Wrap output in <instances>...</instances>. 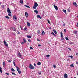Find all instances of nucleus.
Returning <instances> with one entry per match:
<instances>
[{"label": "nucleus", "instance_id": "30", "mask_svg": "<svg viewBox=\"0 0 78 78\" xmlns=\"http://www.w3.org/2000/svg\"><path fill=\"white\" fill-rule=\"evenodd\" d=\"M28 41L29 42H30V43L31 42V40L30 39H28Z\"/></svg>", "mask_w": 78, "mask_h": 78}, {"label": "nucleus", "instance_id": "64", "mask_svg": "<svg viewBox=\"0 0 78 78\" xmlns=\"http://www.w3.org/2000/svg\"><path fill=\"white\" fill-rule=\"evenodd\" d=\"M77 27H78V26H77Z\"/></svg>", "mask_w": 78, "mask_h": 78}, {"label": "nucleus", "instance_id": "55", "mask_svg": "<svg viewBox=\"0 0 78 78\" xmlns=\"http://www.w3.org/2000/svg\"><path fill=\"white\" fill-rule=\"evenodd\" d=\"M76 56H78V53H76Z\"/></svg>", "mask_w": 78, "mask_h": 78}, {"label": "nucleus", "instance_id": "17", "mask_svg": "<svg viewBox=\"0 0 78 78\" xmlns=\"http://www.w3.org/2000/svg\"><path fill=\"white\" fill-rule=\"evenodd\" d=\"M60 33H61V37H63V33H62V32H61Z\"/></svg>", "mask_w": 78, "mask_h": 78}, {"label": "nucleus", "instance_id": "38", "mask_svg": "<svg viewBox=\"0 0 78 78\" xmlns=\"http://www.w3.org/2000/svg\"><path fill=\"white\" fill-rule=\"evenodd\" d=\"M53 66L54 68H56V65H53Z\"/></svg>", "mask_w": 78, "mask_h": 78}, {"label": "nucleus", "instance_id": "35", "mask_svg": "<svg viewBox=\"0 0 78 78\" xmlns=\"http://www.w3.org/2000/svg\"><path fill=\"white\" fill-rule=\"evenodd\" d=\"M61 37L62 38L61 39V40H62V41H64V39L63 37Z\"/></svg>", "mask_w": 78, "mask_h": 78}, {"label": "nucleus", "instance_id": "22", "mask_svg": "<svg viewBox=\"0 0 78 78\" xmlns=\"http://www.w3.org/2000/svg\"><path fill=\"white\" fill-rule=\"evenodd\" d=\"M27 26L28 27H30V23L28 22H27Z\"/></svg>", "mask_w": 78, "mask_h": 78}, {"label": "nucleus", "instance_id": "24", "mask_svg": "<svg viewBox=\"0 0 78 78\" xmlns=\"http://www.w3.org/2000/svg\"><path fill=\"white\" fill-rule=\"evenodd\" d=\"M70 66H71V67H74V66H73V64H72L71 65H70Z\"/></svg>", "mask_w": 78, "mask_h": 78}, {"label": "nucleus", "instance_id": "16", "mask_svg": "<svg viewBox=\"0 0 78 78\" xmlns=\"http://www.w3.org/2000/svg\"><path fill=\"white\" fill-rule=\"evenodd\" d=\"M34 5V6H36L37 7V6H38V4L37 3H35Z\"/></svg>", "mask_w": 78, "mask_h": 78}, {"label": "nucleus", "instance_id": "52", "mask_svg": "<svg viewBox=\"0 0 78 78\" xmlns=\"http://www.w3.org/2000/svg\"><path fill=\"white\" fill-rule=\"evenodd\" d=\"M68 49H69V50H71V49L69 48H68Z\"/></svg>", "mask_w": 78, "mask_h": 78}, {"label": "nucleus", "instance_id": "57", "mask_svg": "<svg viewBox=\"0 0 78 78\" xmlns=\"http://www.w3.org/2000/svg\"><path fill=\"white\" fill-rule=\"evenodd\" d=\"M73 56H71L70 58H72Z\"/></svg>", "mask_w": 78, "mask_h": 78}, {"label": "nucleus", "instance_id": "44", "mask_svg": "<svg viewBox=\"0 0 78 78\" xmlns=\"http://www.w3.org/2000/svg\"><path fill=\"white\" fill-rule=\"evenodd\" d=\"M37 33H38V34H39V33H40V30H38V31H37Z\"/></svg>", "mask_w": 78, "mask_h": 78}, {"label": "nucleus", "instance_id": "27", "mask_svg": "<svg viewBox=\"0 0 78 78\" xmlns=\"http://www.w3.org/2000/svg\"><path fill=\"white\" fill-rule=\"evenodd\" d=\"M41 64V63H40V62H38L37 63V65H38V66H40Z\"/></svg>", "mask_w": 78, "mask_h": 78}, {"label": "nucleus", "instance_id": "13", "mask_svg": "<svg viewBox=\"0 0 78 78\" xmlns=\"http://www.w3.org/2000/svg\"><path fill=\"white\" fill-rule=\"evenodd\" d=\"M37 18H39L41 19H42V17H41V16L39 15H37Z\"/></svg>", "mask_w": 78, "mask_h": 78}, {"label": "nucleus", "instance_id": "15", "mask_svg": "<svg viewBox=\"0 0 78 78\" xmlns=\"http://www.w3.org/2000/svg\"><path fill=\"white\" fill-rule=\"evenodd\" d=\"M27 37L28 38H29V39H31V36L27 35Z\"/></svg>", "mask_w": 78, "mask_h": 78}, {"label": "nucleus", "instance_id": "47", "mask_svg": "<svg viewBox=\"0 0 78 78\" xmlns=\"http://www.w3.org/2000/svg\"><path fill=\"white\" fill-rule=\"evenodd\" d=\"M64 32L65 33H66V29H64Z\"/></svg>", "mask_w": 78, "mask_h": 78}, {"label": "nucleus", "instance_id": "59", "mask_svg": "<svg viewBox=\"0 0 78 78\" xmlns=\"http://www.w3.org/2000/svg\"><path fill=\"white\" fill-rule=\"evenodd\" d=\"M71 56H69V57H68L69 58H70V57H71Z\"/></svg>", "mask_w": 78, "mask_h": 78}, {"label": "nucleus", "instance_id": "1", "mask_svg": "<svg viewBox=\"0 0 78 78\" xmlns=\"http://www.w3.org/2000/svg\"><path fill=\"white\" fill-rule=\"evenodd\" d=\"M7 12L8 13V16H9L11 17V10H10V9H9V8H7Z\"/></svg>", "mask_w": 78, "mask_h": 78}, {"label": "nucleus", "instance_id": "37", "mask_svg": "<svg viewBox=\"0 0 78 78\" xmlns=\"http://www.w3.org/2000/svg\"><path fill=\"white\" fill-rule=\"evenodd\" d=\"M49 57H50V55H48L46 56V57H47V58H48Z\"/></svg>", "mask_w": 78, "mask_h": 78}, {"label": "nucleus", "instance_id": "32", "mask_svg": "<svg viewBox=\"0 0 78 78\" xmlns=\"http://www.w3.org/2000/svg\"><path fill=\"white\" fill-rule=\"evenodd\" d=\"M11 73H12V75H16V74H15V73H14L13 72H12Z\"/></svg>", "mask_w": 78, "mask_h": 78}, {"label": "nucleus", "instance_id": "53", "mask_svg": "<svg viewBox=\"0 0 78 78\" xmlns=\"http://www.w3.org/2000/svg\"><path fill=\"white\" fill-rule=\"evenodd\" d=\"M5 74H6V75H9V73H6Z\"/></svg>", "mask_w": 78, "mask_h": 78}, {"label": "nucleus", "instance_id": "9", "mask_svg": "<svg viewBox=\"0 0 78 78\" xmlns=\"http://www.w3.org/2000/svg\"><path fill=\"white\" fill-rule=\"evenodd\" d=\"M68 76V75H67V74H65L64 76V77L65 78H67V77Z\"/></svg>", "mask_w": 78, "mask_h": 78}, {"label": "nucleus", "instance_id": "21", "mask_svg": "<svg viewBox=\"0 0 78 78\" xmlns=\"http://www.w3.org/2000/svg\"><path fill=\"white\" fill-rule=\"evenodd\" d=\"M36 6H35V5L33 7V8L34 9H36Z\"/></svg>", "mask_w": 78, "mask_h": 78}, {"label": "nucleus", "instance_id": "51", "mask_svg": "<svg viewBox=\"0 0 78 78\" xmlns=\"http://www.w3.org/2000/svg\"><path fill=\"white\" fill-rule=\"evenodd\" d=\"M21 44L22 45H23V44H24V43L23 42H22Z\"/></svg>", "mask_w": 78, "mask_h": 78}, {"label": "nucleus", "instance_id": "11", "mask_svg": "<svg viewBox=\"0 0 78 78\" xmlns=\"http://www.w3.org/2000/svg\"><path fill=\"white\" fill-rule=\"evenodd\" d=\"M6 62H3V65L4 66V67H5L6 66Z\"/></svg>", "mask_w": 78, "mask_h": 78}, {"label": "nucleus", "instance_id": "31", "mask_svg": "<svg viewBox=\"0 0 78 78\" xmlns=\"http://www.w3.org/2000/svg\"><path fill=\"white\" fill-rule=\"evenodd\" d=\"M24 6L26 7H27V8H30V7H29V6H28L26 5H25Z\"/></svg>", "mask_w": 78, "mask_h": 78}, {"label": "nucleus", "instance_id": "62", "mask_svg": "<svg viewBox=\"0 0 78 78\" xmlns=\"http://www.w3.org/2000/svg\"><path fill=\"white\" fill-rule=\"evenodd\" d=\"M64 26H65V24L63 25Z\"/></svg>", "mask_w": 78, "mask_h": 78}, {"label": "nucleus", "instance_id": "54", "mask_svg": "<svg viewBox=\"0 0 78 78\" xmlns=\"http://www.w3.org/2000/svg\"><path fill=\"white\" fill-rule=\"evenodd\" d=\"M76 64H78V62H76Z\"/></svg>", "mask_w": 78, "mask_h": 78}, {"label": "nucleus", "instance_id": "2", "mask_svg": "<svg viewBox=\"0 0 78 78\" xmlns=\"http://www.w3.org/2000/svg\"><path fill=\"white\" fill-rule=\"evenodd\" d=\"M17 56L18 57L21 58V59H23V57L22 56V55L20 52L18 53V54H17Z\"/></svg>", "mask_w": 78, "mask_h": 78}, {"label": "nucleus", "instance_id": "5", "mask_svg": "<svg viewBox=\"0 0 78 78\" xmlns=\"http://www.w3.org/2000/svg\"><path fill=\"white\" fill-rule=\"evenodd\" d=\"M13 20L15 21H16L17 20V16L16 15H14L13 16Z\"/></svg>", "mask_w": 78, "mask_h": 78}, {"label": "nucleus", "instance_id": "48", "mask_svg": "<svg viewBox=\"0 0 78 78\" xmlns=\"http://www.w3.org/2000/svg\"><path fill=\"white\" fill-rule=\"evenodd\" d=\"M34 66L35 67H36V64H35V63H34Z\"/></svg>", "mask_w": 78, "mask_h": 78}, {"label": "nucleus", "instance_id": "58", "mask_svg": "<svg viewBox=\"0 0 78 78\" xmlns=\"http://www.w3.org/2000/svg\"><path fill=\"white\" fill-rule=\"evenodd\" d=\"M18 34H20V32H18Z\"/></svg>", "mask_w": 78, "mask_h": 78}, {"label": "nucleus", "instance_id": "49", "mask_svg": "<svg viewBox=\"0 0 78 78\" xmlns=\"http://www.w3.org/2000/svg\"><path fill=\"white\" fill-rule=\"evenodd\" d=\"M67 10L68 12H70V9H68Z\"/></svg>", "mask_w": 78, "mask_h": 78}, {"label": "nucleus", "instance_id": "8", "mask_svg": "<svg viewBox=\"0 0 78 78\" xmlns=\"http://www.w3.org/2000/svg\"><path fill=\"white\" fill-rule=\"evenodd\" d=\"M25 15L26 16V18H28V13L27 12H25Z\"/></svg>", "mask_w": 78, "mask_h": 78}, {"label": "nucleus", "instance_id": "12", "mask_svg": "<svg viewBox=\"0 0 78 78\" xmlns=\"http://www.w3.org/2000/svg\"><path fill=\"white\" fill-rule=\"evenodd\" d=\"M42 34L43 36H44V35H45V33L44 31L42 30Z\"/></svg>", "mask_w": 78, "mask_h": 78}, {"label": "nucleus", "instance_id": "28", "mask_svg": "<svg viewBox=\"0 0 78 78\" xmlns=\"http://www.w3.org/2000/svg\"><path fill=\"white\" fill-rule=\"evenodd\" d=\"M0 71L1 72V73H2V67H0Z\"/></svg>", "mask_w": 78, "mask_h": 78}, {"label": "nucleus", "instance_id": "19", "mask_svg": "<svg viewBox=\"0 0 78 78\" xmlns=\"http://www.w3.org/2000/svg\"><path fill=\"white\" fill-rule=\"evenodd\" d=\"M20 3H21V4H23V0H20Z\"/></svg>", "mask_w": 78, "mask_h": 78}, {"label": "nucleus", "instance_id": "7", "mask_svg": "<svg viewBox=\"0 0 78 78\" xmlns=\"http://www.w3.org/2000/svg\"><path fill=\"white\" fill-rule=\"evenodd\" d=\"M73 4L74 6H75L76 7H77L78 6V5H77V4L75 2H73Z\"/></svg>", "mask_w": 78, "mask_h": 78}, {"label": "nucleus", "instance_id": "4", "mask_svg": "<svg viewBox=\"0 0 78 78\" xmlns=\"http://www.w3.org/2000/svg\"><path fill=\"white\" fill-rule=\"evenodd\" d=\"M29 67L30 69H34V66L31 64H30Z\"/></svg>", "mask_w": 78, "mask_h": 78}, {"label": "nucleus", "instance_id": "36", "mask_svg": "<svg viewBox=\"0 0 78 78\" xmlns=\"http://www.w3.org/2000/svg\"><path fill=\"white\" fill-rule=\"evenodd\" d=\"M65 39H66V40H69V38H68V37H65Z\"/></svg>", "mask_w": 78, "mask_h": 78}, {"label": "nucleus", "instance_id": "18", "mask_svg": "<svg viewBox=\"0 0 78 78\" xmlns=\"http://www.w3.org/2000/svg\"><path fill=\"white\" fill-rule=\"evenodd\" d=\"M53 31H54V33H55V34H57V32L55 30H53Z\"/></svg>", "mask_w": 78, "mask_h": 78}, {"label": "nucleus", "instance_id": "42", "mask_svg": "<svg viewBox=\"0 0 78 78\" xmlns=\"http://www.w3.org/2000/svg\"><path fill=\"white\" fill-rule=\"evenodd\" d=\"M69 44H73V43L71 42H70L69 43Z\"/></svg>", "mask_w": 78, "mask_h": 78}, {"label": "nucleus", "instance_id": "26", "mask_svg": "<svg viewBox=\"0 0 78 78\" xmlns=\"http://www.w3.org/2000/svg\"><path fill=\"white\" fill-rule=\"evenodd\" d=\"M63 11L64 12L65 14H67V12H66V10H63Z\"/></svg>", "mask_w": 78, "mask_h": 78}, {"label": "nucleus", "instance_id": "63", "mask_svg": "<svg viewBox=\"0 0 78 78\" xmlns=\"http://www.w3.org/2000/svg\"><path fill=\"white\" fill-rule=\"evenodd\" d=\"M77 25H78V23H77Z\"/></svg>", "mask_w": 78, "mask_h": 78}, {"label": "nucleus", "instance_id": "45", "mask_svg": "<svg viewBox=\"0 0 78 78\" xmlns=\"http://www.w3.org/2000/svg\"><path fill=\"white\" fill-rule=\"evenodd\" d=\"M37 41H39V42H40V40H39L38 38L37 39Z\"/></svg>", "mask_w": 78, "mask_h": 78}, {"label": "nucleus", "instance_id": "60", "mask_svg": "<svg viewBox=\"0 0 78 78\" xmlns=\"http://www.w3.org/2000/svg\"><path fill=\"white\" fill-rule=\"evenodd\" d=\"M14 66H15L16 65V64H15V63H14Z\"/></svg>", "mask_w": 78, "mask_h": 78}, {"label": "nucleus", "instance_id": "6", "mask_svg": "<svg viewBox=\"0 0 78 78\" xmlns=\"http://www.w3.org/2000/svg\"><path fill=\"white\" fill-rule=\"evenodd\" d=\"M4 42L5 45L6 47H8V44H7V43L5 40H4Z\"/></svg>", "mask_w": 78, "mask_h": 78}, {"label": "nucleus", "instance_id": "25", "mask_svg": "<svg viewBox=\"0 0 78 78\" xmlns=\"http://www.w3.org/2000/svg\"><path fill=\"white\" fill-rule=\"evenodd\" d=\"M51 34H52L54 36H56V34H55V33H54L53 32H52L51 33Z\"/></svg>", "mask_w": 78, "mask_h": 78}, {"label": "nucleus", "instance_id": "3", "mask_svg": "<svg viewBox=\"0 0 78 78\" xmlns=\"http://www.w3.org/2000/svg\"><path fill=\"white\" fill-rule=\"evenodd\" d=\"M16 67L17 71H18L19 73V74H21V73H22V71H20V69L17 66H16Z\"/></svg>", "mask_w": 78, "mask_h": 78}, {"label": "nucleus", "instance_id": "33", "mask_svg": "<svg viewBox=\"0 0 78 78\" xmlns=\"http://www.w3.org/2000/svg\"><path fill=\"white\" fill-rule=\"evenodd\" d=\"M30 49H31L32 50H33V48L31 47H30Z\"/></svg>", "mask_w": 78, "mask_h": 78}, {"label": "nucleus", "instance_id": "40", "mask_svg": "<svg viewBox=\"0 0 78 78\" xmlns=\"http://www.w3.org/2000/svg\"><path fill=\"white\" fill-rule=\"evenodd\" d=\"M5 17L6 18H7V19H9V17H8V16H6Z\"/></svg>", "mask_w": 78, "mask_h": 78}, {"label": "nucleus", "instance_id": "50", "mask_svg": "<svg viewBox=\"0 0 78 78\" xmlns=\"http://www.w3.org/2000/svg\"><path fill=\"white\" fill-rule=\"evenodd\" d=\"M8 61L9 62H11V60H8Z\"/></svg>", "mask_w": 78, "mask_h": 78}, {"label": "nucleus", "instance_id": "39", "mask_svg": "<svg viewBox=\"0 0 78 78\" xmlns=\"http://www.w3.org/2000/svg\"><path fill=\"white\" fill-rule=\"evenodd\" d=\"M74 33H75V34H76L77 33V31L74 32Z\"/></svg>", "mask_w": 78, "mask_h": 78}, {"label": "nucleus", "instance_id": "56", "mask_svg": "<svg viewBox=\"0 0 78 78\" xmlns=\"http://www.w3.org/2000/svg\"><path fill=\"white\" fill-rule=\"evenodd\" d=\"M38 74H39V75H41V73H39Z\"/></svg>", "mask_w": 78, "mask_h": 78}, {"label": "nucleus", "instance_id": "61", "mask_svg": "<svg viewBox=\"0 0 78 78\" xmlns=\"http://www.w3.org/2000/svg\"><path fill=\"white\" fill-rule=\"evenodd\" d=\"M20 28H21V30H22V27H20Z\"/></svg>", "mask_w": 78, "mask_h": 78}, {"label": "nucleus", "instance_id": "43", "mask_svg": "<svg viewBox=\"0 0 78 78\" xmlns=\"http://www.w3.org/2000/svg\"><path fill=\"white\" fill-rule=\"evenodd\" d=\"M47 21H48V23H49V24L50 23V21H49V20H47Z\"/></svg>", "mask_w": 78, "mask_h": 78}, {"label": "nucleus", "instance_id": "29", "mask_svg": "<svg viewBox=\"0 0 78 78\" xmlns=\"http://www.w3.org/2000/svg\"><path fill=\"white\" fill-rule=\"evenodd\" d=\"M13 31H16V28H13Z\"/></svg>", "mask_w": 78, "mask_h": 78}, {"label": "nucleus", "instance_id": "14", "mask_svg": "<svg viewBox=\"0 0 78 78\" xmlns=\"http://www.w3.org/2000/svg\"><path fill=\"white\" fill-rule=\"evenodd\" d=\"M34 12L36 14H38V11L37 10H34Z\"/></svg>", "mask_w": 78, "mask_h": 78}, {"label": "nucleus", "instance_id": "41", "mask_svg": "<svg viewBox=\"0 0 78 78\" xmlns=\"http://www.w3.org/2000/svg\"><path fill=\"white\" fill-rule=\"evenodd\" d=\"M4 5H2V8H4Z\"/></svg>", "mask_w": 78, "mask_h": 78}, {"label": "nucleus", "instance_id": "20", "mask_svg": "<svg viewBox=\"0 0 78 78\" xmlns=\"http://www.w3.org/2000/svg\"><path fill=\"white\" fill-rule=\"evenodd\" d=\"M23 41H24V43H26L27 42V41H26L25 38L23 39Z\"/></svg>", "mask_w": 78, "mask_h": 78}, {"label": "nucleus", "instance_id": "46", "mask_svg": "<svg viewBox=\"0 0 78 78\" xmlns=\"http://www.w3.org/2000/svg\"><path fill=\"white\" fill-rule=\"evenodd\" d=\"M38 47H41V46H42V45L41 44H39L38 45Z\"/></svg>", "mask_w": 78, "mask_h": 78}, {"label": "nucleus", "instance_id": "10", "mask_svg": "<svg viewBox=\"0 0 78 78\" xmlns=\"http://www.w3.org/2000/svg\"><path fill=\"white\" fill-rule=\"evenodd\" d=\"M54 6L55 9L56 11H58V7H57L56 5H54Z\"/></svg>", "mask_w": 78, "mask_h": 78}, {"label": "nucleus", "instance_id": "34", "mask_svg": "<svg viewBox=\"0 0 78 78\" xmlns=\"http://www.w3.org/2000/svg\"><path fill=\"white\" fill-rule=\"evenodd\" d=\"M27 28L26 27L24 28V30H25V31H27Z\"/></svg>", "mask_w": 78, "mask_h": 78}, {"label": "nucleus", "instance_id": "23", "mask_svg": "<svg viewBox=\"0 0 78 78\" xmlns=\"http://www.w3.org/2000/svg\"><path fill=\"white\" fill-rule=\"evenodd\" d=\"M11 70L12 72H15V70H14V69L13 68H11Z\"/></svg>", "mask_w": 78, "mask_h": 78}]
</instances>
